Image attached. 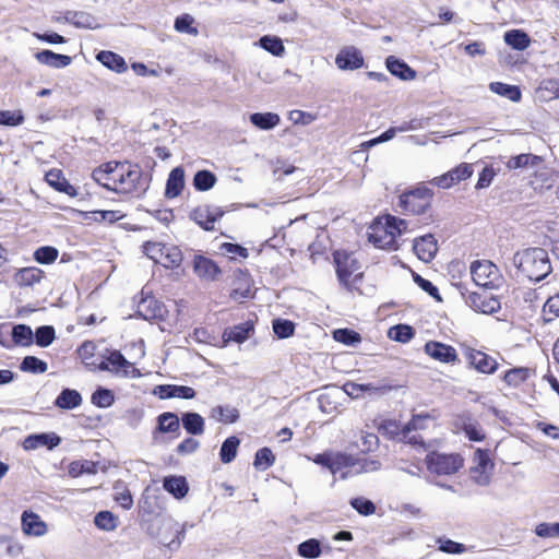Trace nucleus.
<instances>
[{"mask_svg":"<svg viewBox=\"0 0 559 559\" xmlns=\"http://www.w3.org/2000/svg\"><path fill=\"white\" fill-rule=\"evenodd\" d=\"M343 396L341 389L335 388L319 397V405L323 413L331 414L337 409V401Z\"/></svg>","mask_w":559,"mask_h":559,"instance_id":"nucleus-35","label":"nucleus"},{"mask_svg":"<svg viewBox=\"0 0 559 559\" xmlns=\"http://www.w3.org/2000/svg\"><path fill=\"white\" fill-rule=\"evenodd\" d=\"M45 178L47 183L57 191L63 192L70 197L76 195V189L67 181L60 169H50Z\"/></svg>","mask_w":559,"mask_h":559,"instance_id":"nucleus-21","label":"nucleus"},{"mask_svg":"<svg viewBox=\"0 0 559 559\" xmlns=\"http://www.w3.org/2000/svg\"><path fill=\"white\" fill-rule=\"evenodd\" d=\"M182 262L181 251L176 247H167V250L164 251L163 260L160 264L167 269H173L179 266Z\"/></svg>","mask_w":559,"mask_h":559,"instance_id":"nucleus-52","label":"nucleus"},{"mask_svg":"<svg viewBox=\"0 0 559 559\" xmlns=\"http://www.w3.org/2000/svg\"><path fill=\"white\" fill-rule=\"evenodd\" d=\"M535 533L539 537H559V523H540Z\"/></svg>","mask_w":559,"mask_h":559,"instance_id":"nucleus-64","label":"nucleus"},{"mask_svg":"<svg viewBox=\"0 0 559 559\" xmlns=\"http://www.w3.org/2000/svg\"><path fill=\"white\" fill-rule=\"evenodd\" d=\"M193 22L194 19L189 14L178 16L175 21V29L179 33L195 35L198 31L192 26Z\"/></svg>","mask_w":559,"mask_h":559,"instance_id":"nucleus-60","label":"nucleus"},{"mask_svg":"<svg viewBox=\"0 0 559 559\" xmlns=\"http://www.w3.org/2000/svg\"><path fill=\"white\" fill-rule=\"evenodd\" d=\"M489 90L502 97L510 99L511 102H520L521 99V91L516 85H510L502 82H491L489 84Z\"/></svg>","mask_w":559,"mask_h":559,"instance_id":"nucleus-34","label":"nucleus"},{"mask_svg":"<svg viewBox=\"0 0 559 559\" xmlns=\"http://www.w3.org/2000/svg\"><path fill=\"white\" fill-rule=\"evenodd\" d=\"M380 390H381L380 388H378L371 383L358 384V383H354V382H347L341 389V391L343 392V395L346 394L347 396H349L352 399H359V397L364 396L365 393H368L369 395H373V394H377L378 392H380Z\"/></svg>","mask_w":559,"mask_h":559,"instance_id":"nucleus-31","label":"nucleus"},{"mask_svg":"<svg viewBox=\"0 0 559 559\" xmlns=\"http://www.w3.org/2000/svg\"><path fill=\"white\" fill-rule=\"evenodd\" d=\"M539 91L542 93H547L548 98H559V80L547 79L542 81Z\"/></svg>","mask_w":559,"mask_h":559,"instance_id":"nucleus-63","label":"nucleus"},{"mask_svg":"<svg viewBox=\"0 0 559 559\" xmlns=\"http://www.w3.org/2000/svg\"><path fill=\"white\" fill-rule=\"evenodd\" d=\"M58 254L59 252L55 247L44 246L35 250L34 259L40 264H49L57 260Z\"/></svg>","mask_w":559,"mask_h":559,"instance_id":"nucleus-49","label":"nucleus"},{"mask_svg":"<svg viewBox=\"0 0 559 559\" xmlns=\"http://www.w3.org/2000/svg\"><path fill=\"white\" fill-rule=\"evenodd\" d=\"M313 462L325 466L334 476L338 475L341 479H346L361 473L376 472L381 467V463L378 460L355 457L340 452L318 454Z\"/></svg>","mask_w":559,"mask_h":559,"instance_id":"nucleus-2","label":"nucleus"},{"mask_svg":"<svg viewBox=\"0 0 559 559\" xmlns=\"http://www.w3.org/2000/svg\"><path fill=\"white\" fill-rule=\"evenodd\" d=\"M249 119L260 130H271L281 122L280 116L275 112H254L250 115Z\"/></svg>","mask_w":559,"mask_h":559,"instance_id":"nucleus-29","label":"nucleus"},{"mask_svg":"<svg viewBox=\"0 0 559 559\" xmlns=\"http://www.w3.org/2000/svg\"><path fill=\"white\" fill-rule=\"evenodd\" d=\"M403 426L394 419L382 420L379 425V431L389 438H401Z\"/></svg>","mask_w":559,"mask_h":559,"instance_id":"nucleus-55","label":"nucleus"},{"mask_svg":"<svg viewBox=\"0 0 559 559\" xmlns=\"http://www.w3.org/2000/svg\"><path fill=\"white\" fill-rule=\"evenodd\" d=\"M429 421L430 416L428 414H418L414 415L413 418L404 425V427H406V432L423 430L427 428Z\"/></svg>","mask_w":559,"mask_h":559,"instance_id":"nucleus-62","label":"nucleus"},{"mask_svg":"<svg viewBox=\"0 0 559 559\" xmlns=\"http://www.w3.org/2000/svg\"><path fill=\"white\" fill-rule=\"evenodd\" d=\"M388 336L393 341L406 343L414 336V330L407 324H397L389 329Z\"/></svg>","mask_w":559,"mask_h":559,"instance_id":"nucleus-43","label":"nucleus"},{"mask_svg":"<svg viewBox=\"0 0 559 559\" xmlns=\"http://www.w3.org/2000/svg\"><path fill=\"white\" fill-rule=\"evenodd\" d=\"M4 334L10 335L14 345L27 347L34 343V332L26 324H17L9 330V326L3 328Z\"/></svg>","mask_w":559,"mask_h":559,"instance_id":"nucleus-19","label":"nucleus"},{"mask_svg":"<svg viewBox=\"0 0 559 559\" xmlns=\"http://www.w3.org/2000/svg\"><path fill=\"white\" fill-rule=\"evenodd\" d=\"M471 275L476 285L485 288H498L502 282V275L489 260H477L471 264Z\"/></svg>","mask_w":559,"mask_h":559,"instance_id":"nucleus-9","label":"nucleus"},{"mask_svg":"<svg viewBox=\"0 0 559 559\" xmlns=\"http://www.w3.org/2000/svg\"><path fill=\"white\" fill-rule=\"evenodd\" d=\"M210 417L225 424H233L239 418V413L235 407L215 406L212 408Z\"/></svg>","mask_w":559,"mask_h":559,"instance_id":"nucleus-36","label":"nucleus"},{"mask_svg":"<svg viewBox=\"0 0 559 559\" xmlns=\"http://www.w3.org/2000/svg\"><path fill=\"white\" fill-rule=\"evenodd\" d=\"M179 426V418L174 413H164L158 417V429L162 432H175Z\"/></svg>","mask_w":559,"mask_h":559,"instance_id":"nucleus-47","label":"nucleus"},{"mask_svg":"<svg viewBox=\"0 0 559 559\" xmlns=\"http://www.w3.org/2000/svg\"><path fill=\"white\" fill-rule=\"evenodd\" d=\"M433 192L430 189L416 188L400 195L399 206L406 214L420 215L430 207Z\"/></svg>","mask_w":559,"mask_h":559,"instance_id":"nucleus-8","label":"nucleus"},{"mask_svg":"<svg viewBox=\"0 0 559 559\" xmlns=\"http://www.w3.org/2000/svg\"><path fill=\"white\" fill-rule=\"evenodd\" d=\"M493 469L487 451L477 449L474 453L473 466L469 469L471 478L474 483L480 486H486L490 483Z\"/></svg>","mask_w":559,"mask_h":559,"instance_id":"nucleus-10","label":"nucleus"},{"mask_svg":"<svg viewBox=\"0 0 559 559\" xmlns=\"http://www.w3.org/2000/svg\"><path fill=\"white\" fill-rule=\"evenodd\" d=\"M91 401L94 405L106 408L112 405L115 396L110 390L100 388L92 394Z\"/></svg>","mask_w":559,"mask_h":559,"instance_id":"nucleus-50","label":"nucleus"},{"mask_svg":"<svg viewBox=\"0 0 559 559\" xmlns=\"http://www.w3.org/2000/svg\"><path fill=\"white\" fill-rule=\"evenodd\" d=\"M193 269L199 277L206 281H214L221 272L212 260L201 255L194 258Z\"/></svg>","mask_w":559,"mask_h":559,"instance_id":"nucleus-23","label":"nucleus"},{"mask_svg":"<svg viewBox=\"0 0 559 559\" xmlns=\"http://www.w3.org/2000/svg\"><path fill=\"white\" fill-rule=\"evenodd\" d=\"M543 312L546 321H551L554 318L559 317V293L547 299L543 307Z\"/></svg>","mask_w":559,"mask_h":559,"instance_id":"nucleus-58","label":"nucleus"},{"mask_svg":"<svg viewBox=\"0 0 559 559\" xmlns=\"http://www.w3.org/2000/svg\"><path fill=\"white\" fill-rule=\"evenodd\" d=\"M24 122V116L21 110H0V124L16 127Z\"/></svg>","mask_w":559,"mask_h":559,"instance_id":"nucleus-56","label":"nucleus"},{"mask_svg":"<svg viewBox=\"0 0 559 559\" xmlns=\"http://www.w3.org/2000/svg\"><path fill=\"white\" fill-rule=\"evenodd\" d=\"M182 426L191 435H202L204 431V419L197 413H186L182 418Z\"/></svg>","mask_w":559,"mask_h":559,"instance_id":"nucleus-37","label":"nucleus"},{"mask_svg":"<svg viewBox=\"0 0 559 559\" xmlns=\"http://www.w3.org/2000/svg\"><path fill=\"white\" fill-rule=\"evenodd\" d=\"M69 475L72 477H79L82 474H95L96 465L92 461H74L69 465Z\"/></svg>","mask_w":559,"mask_h":559,"instance_id":"nucleus-48","label":"nucleus"},{"mask_svg":"<svg viewBox=\"0 0 559 559\" xmlns=\"http://www.w3.org/2000/svg\"><path fill=\"white\" fill-rule=\"evenodd\" d=\"M185 187V171L181 167L174 168L166 182L165 194L167 198L178 197Z\"/></svg>","mask_w":559,"mask_h":559,"instance_id":"nucleus-25","label":"nucleus"},{"mask_svg":"<svg viewBox=\"0 0 559 559\" xmlns=\"http://www.w3.org/2000/svg\"><path fill=\"white\" fill-rule=\"evenodd\" d=\"M239 443L240 441L237 437H229L223 442L219 451V457L223 463H230L236 457Z\"/></svg>","mask_w":559,"mask_h":559,"instance_id":"nucleus-39","label":"nucleus"},{"mask_svg":"<svg viewBox=\"0 0 559 559\" xmlns=\"http://www.w3.org/2000/svg\"><path fill=\"white\" fill-rule=\"evenodd\" d=\"M21 369L32 373H44L47 370V364L34 356H27L21 364Z\"/></svg>","mask_w":559,"mask_h":559,"instance_id":"nucleus-53","label":"nucleus"},{"mask_svg":"<svg viewBox=\"0 0 559 559\" xmlns=\"http://www.w3.org/2000/svg\"><path fill=\"white\" fill-rule=\"evenodd\" d=\"M58 22L64 21L78 28H97L99 26L95 16L83 11H66L62 16L57 17Z\"/></svg>","mask_w":559,"mask_h":559,"instance_id":"nucleus-15","label":"nucleus"},{"mask_svg":"<svg viewBox=\"0 0 559 559\" xmlns=\"http://www.w3.org/2000/svg\"><path fill=\"white\" fill-rule=\"evenodd\" d=\"M503 38L508 46L520 51L525 50L531 44L528 35L521 29L508 31Z\"/></svg>","mask_w":559,"mask_h":559,"instance_id":"nucleus-32","label":"nucleus"},{"mask_svg":"<svg viewBox=\"0 0 559 559\" xmlns=\"http://www.w3.org/2000/svg\"><path fill=\"white\" fill-rule=\"evenodd\" d=\"M195 223L205 230H213L216 222V215L209 209H197L192 213Z\"/></svg>","mask_w":559,"mask_h":559,"instance_id":"nucleus-38","label":"nucleus"},{"mask_svg":"<svg viewBox=\"0 0 559 559\" xmlns=\"http://www.w3.org/2000/svg\"><path fill=\"white\" fill-rule=\"evenodd\" d=\"M22 532L26 536L41 537L47 534L48 525L41 518L29 510H26L21 515Z\"/></svg>","mask_w":559,"mask_h":559,"instance_id":"nucleus-13","label":"nucleus"},{"mask_svg":"<svg viewBox=\"0 0 559 559\" xmlns=\"http://www.w3.org/2000/svg\"><path fill=\"white\" fill-rule=\"evenodd\" d=\"M95 525L104 531H114L117 527V519L109 511H100L94 519Z\"/></svg>","mask_w":559,"mask_h":559,"instance_id":"nucleus-51","label":"nucleus"},{"mask_svg":"<svg viewBox=\"0 0 559 559\" xmlns=\"http://www.w3.org/2000/svg\"><path fill=\"white\" fill-rule=\"evenodd\" d=\"M144 253L156 263H160L163 260L164 251L167 250V246L159 242L147 241L143 246Z\"/></svg>","mask_w":559,"mask_h":559,"instance_id":"nucleus-57","label":"nucleus"},{"mask_svg":"<svg viewBox=\"0 0 559 559\" xmlns=\"http://www.w3.org/2000/svg\"><path fill=\"white\" fill-rule=\"evenodd\" d=\"M385 63L390 73L402 80H413L416 76V72L413 69L393 56L388 57Z\"/></svg>","mask_w":559,"mask_h":559,"instance_id":"nucleus-28","label":"nucleus"},{"mask_svg":"<svg viewBox=\"0 0 559 559\" xmlns=\"http://www.w3.org/2000/svg\"><path fill=\"white\" fill-rule=\"evenodd\" d=\"M36 60L45 66L53 69H62L68 67L72 59L68 55L56 53L52 50H41L35 53Z\"/></svg>","mask_w":559,"mask_h":559,"instance_id":"nucleus-20","label":"nucleus"},{"mask_svg":"<svg viewBox=\"0 0 559 559\" xmlns=\"http://www.w3.org/2000/svg\"><path fill=\"white\" fill-rule=\"evenodd\" d=\"M461 428L465 436L472 441H481L485 438V433L480 425L471 418L463 419Z\"/></svg>","mask_w":559,"mask_h":559,"instance_id":"nucleus-45","label":"nucleus"},{"mask_svg":"<svg viewBox=\"0 0 559 559\" xmlns=\"http://www.w3.org/2000/svg\"><path fill=\"white\" fill-rule=\"evenodd\" d=\"M333 257L340 283L352 290L362 276L358 260L346 251H335Z\"/></svg>","mask_w":559,"mask_h":559,"instance_id":"nucleus-5","label":"nucleus"},{"mask_svg":"<svg viewBox=\"0 0 559 559\" xmlns=\"http://www.w3.org/2000/svg\"><path fill=\"white\" fill-rule=\"evenodd\" d=\"M335 64L340 70H357L364 66V57L356 47L347 46L337 52Z\"/></svg>","mask_w":559,"mask_h":559,"instance_id":"nucleus-12","label":"nucleus"},{"mask_svg":"<svg viewBox=\"0 0 559 559\" xmlns=\"http://www.w3.org/2000/svg\"><path fill=\"white\" fill-rule=\"evenodd\" d=\"M295 325L289 320L276 319L273 321V331L281 337L285 338L294 333Z\"/></svg>","mask_w":559,"mask_h":559,"instance_id":"nucleus-59","label":"nucleus"},{"mask_svg":"<svg viewBox=\"0 0 559 559\" xmlns=\"http://www.w3.org/2000/svg\"><path fill=\"white\" fill-rule=\"evenodd\" d=\"M141 295L142 297L136 306V313L147 321L163 320L167 313V309L164 304L157 300L154 296H145L144 292H142Z\"/></svg>","mask_w":559,"mask_h":559,"instance_id":"nucleus-11","label":"nucleus"},{"mask_svg":"<svg viewBox=\"0 0 559 559\" xmlns=\"http://www.w3.org/2000/svg\"><path fill=\"white\" fill-rule=\"evenodd\" d=\"M513 264L523 275L534 282L546 278L552 271L548 252L537 247L515 252Z\"/></svg>","mask_w":559,"mask_h":559,"instance_id":"nucleus-3","label":"nucleus"},{"mask_svg":"<svg viewBox=\"0 0 559 559\" xmlns=\"http://www.w3.org/2000/svg\"><path fill=\"white\" fill-rule=\"evenodd\" d=\"M472 307L481 313L491 314L500 310V300L493 296L473 294L469 296Z\"/></svg>","mask_w":559,"mask_h":559,"instance_id":"nucleus-17","label":"nucleus"},{"mask_svg":"<svg viewBox=\"0 0 559 559\" xmlns=\"http://www.w3.org/2000/svg\"><path fill=\"white\" fill-rule=\"evenodd\" d=\"M333 338L345 346H356L361 341L359 333L349 329L335 330Z\"/></svg>","mask_w":559,"mask_h":559,"instance_id":"nucleus-42","label":"nucleus"},{"mask_svg":"<svg viewBox=\"0 0 559 559\" xmlns=\"http://www.w3.org/2000/svg\"><path fill=\"white\" fill-rule=\"evenodd\" d=\"M215 182V175L209 170H199L193 178V186L198 191H207L214 187Z\"/></svg>","mask_w":559,"mask_h":559,"instance_id":"nucleus-40","label":"nucleus"},{"mask_svg":"<svg viewBox=\"0 0 559 559\" xmlns=\"http://www.w3.org/2000/svg\"><path fill=\"white\" fill-rule=\"evenodd\" d=\"M350 506L362 515H370L376 511L373 502L362 497L352 499Z\"/></svg>","mask_w":559,"mask_h":559,"instance_id":"nucleus-61","label":"nucleus"},{"mask_svg":"<svg viewBox=\"0 0 559 559\" xmlns=\"http://www.w3.org/2000/svg\"><path fill=\"white\" fill-rule=\"evenodd\" d=\"M259 44L263 49L277 57L282 56L285 51L283 41L276 36H262Z\"/></svg>","mask_w":559,"mask_h":559,"instance_id":"nucleus-41","label":"nucleus"},{"mask_svg":"<svg viewBox=\"0 0 559 559\" xmlns=\"http://www.w3.org/2000/svg\"><path fill=\"white\" fill-rule=\"evenodd\" d=\"M407 229V222L394 216H388L385 227H378L369 235V240L381 249H391L395 247V236L401 235Z\"/></svg>","mask_w":559,"mask_h":559,"instance_id":"nucleus-7","label":"nucleus"},{"mask_svg":"<svg viewBox=\"0 0 559 559\" xmlns=\"http://www.w3.org/2000/svg\"><path fill=\"white\" fill-rule=\"evenodd\" d=\"M469 364L483 373H492L498 366V362L492 357L488 356L486 352H469Z\"/></svg>","mask_w":559,"mask_h":559,"instance_id":"nucleus-24","label":"nucleus"},{"mask_svg":"<svg viewBox=\"0 0 559 559\" xmlns=\"http://www.w3.org/2000/svg\"><path fill=\"white\" fill-rule=\"evenodd\" d=\"M61 439L55 432L31 435L24 439L23 448L26 451L46 447L51 450L60 443Z\"/></svg>","mask_w":559,"mask_h":559,"instance_id":"nucleus-16","label":"nucleus"},{"mask_svg":"<svg viewBox=\"0 0 559 559\" xmlns=\"http://www.w3.org/2000/svg\"><path fill=\"white\" fill-rule=\"evenodd\" d=\"M274 455L269 448H262L255 453L253 465L262 471H265L274 463Z\"/></svg>","mask_w":559,"mask_h":559,"instance_id":"nucleus-54","label":"nucleus"},{"mask_svg":"<svg viewBox=\"0 0 559 559\" xmlns=\"http://www.w3.org/2000/svg\"><path fill=\"white\" fill-rule=\"evenodd\" d=\"M534 374V370L525 367L512 368L504 373L508 385L518 388Z\"/></svg>","mask_w":559,"mask_h":559,"instance_id":"nucleus-33","label":"nucleus"},{"mask_svg":"<svg viewBox=\"0 0 559 559\" xmlns=\"http://www.w3.org/2000/svg\"><path fill=\"white\" fill-rule=\"evenodd\" d=\"M413 249L421 261L430 262L438 251L437 240L431 234L425 235L414 240Z\"/></svg>","mask_w":559,"mask_h":559,"instance_id":"nucleus-14","label":"nucleus"},{"mask_svg":"<svg viewBox=\"0 0 559 559\" xmlns=\"http://www.w3.org/2000/svg\"><path fill=\"white\" fill-rule=\"evenodd\" d=\"M427 469L439 476H449L459 472L464 465V459L456 453L430 452L426 455Z\"/></svg>","mask_w":559,"mask_h":559,"instance_id":"nucleus-6","label":"nucleus"},{"mask_svg":"<svg viewBox=\"0 0 559 559\" xmlns=\"http://www.w3.org/2000/svg\"><path fill=\"white\" fill-rule=\"evenodd\" d=\"M82 396L76 390L64 389L55 401V405L61 409H73L80 406Z\"/></svg>","mask_w":559,"mask_h":559,"instance_id":"nucleus-30","label":"nucleus"},{"mask_svg":"<svg viewBox=\"0 0 559 559\" xmlns=\"http://www.w3.org/2000/svg\"><path fill=\"white\" fill-rule=\"evenodd\" d=\"M55 340V329L51 325H41L34 332V342L39 347L49 346Z\"/></svg>","mask_w":559,"mask_h":559,"instance_id":"nucleus-44","label":"nucleus"},{"mask_svg":"<svg viewBox=\"0 0 559 559\" xmlns=\"http://www.w3.org/2000/svg\"><path fill=\"white\" fill-rule=\"evenodd\" d=\"M253 333V323L251 321H246L234 328L225 330L223 333L224 345L227 346L229 342H235L237 344H241L243 341L248 340Z\"/></svg>","mask_w":559,"mask_h":559,"instance_id":"nucleus-18","label":"nucleus"},{"mask_svg":"<svg viewBox=\"0 0 559 559\" xmlns=\"http://www.w3.org/2000/svg\"><path fill=\"white\" fill-rule=\"evenodd\" d=\"M164 489L171 493L176 499L183 498L189 490L186 477L183 476H168L163 481Z\"/></svg>","mask_w":559,"mask_h":559,"instance_id":"nucleus-27","label":"nucleus"},{"mask_svg":"<svg viewBox=\"0 0 559 559\" xmlns=\"http://www.w3.org/2000/svg\"><path fill=\"white\" fill-rule=\"evenodd\" d=\"M106 356L100 352H80L82 362L93 371H109L121 376H136L133 364L128 361L121 352H108Z\"/></svg>","mask_w":559,"mask_h":559,"instance_id":"nucleus-4","label":"nucleus"},{"mask_svg":"<svg viewBox=\"0 0 559 559\" xmlns=\"http://www.w3.org/2000/svg\"><path fill=\"white\" fill-rule=\"evenodd\" d=\"M96 59L104 67L117 73H123L128 69L123 57L112 51L102 50L96 55Z\"/></svg>","mask_w":559,"mask_h":559,"instance_id":"nucleus-22","label":"nucleus"},{"mask_svg":"<svg viewBox=\"0 0 559 559\" xmlns=\"http://www.w3.org/2000/svg\"><path fill=\"white\" fill-rule=\"evenodd\" d=\"M298 554L304 558H318L321 555L320 542L314 538L302 542L298 546Z\"/></svg>","mask_w":559,"mask_h":559,"instance_id":"nucleus-46","label":"nucleus"},{"mask_svg":"<svg viewBox=\"0 0 559 559\" xmlns=\"http://www.w3.org/2000/svg\"><path fill=\"white\" fill-rule=\"evenodd\" d=\"M93 179L107 190L120 194L142 193V170L129 162H108L92 173Z\"/></svg>","mask_w":559,"mask_h":559,"instance_id":"nucleus-1","label":"nucleus"},{"mask_svg":"<svg viewBox=\"0 0 559 559\" xmlns=\"http://www.w3.org/2000/svg\"><path fill=\"white\" fill-rule=\"evenodd\" d=\"M44 272L35 266L20 269L14 274V282L20 287L33 286L38 283L43 277Z\"/></svg>","mask_w":559,"mask_h":559,"instance_id":"nucleus-26","label":"nucleus"}]
</instances>
